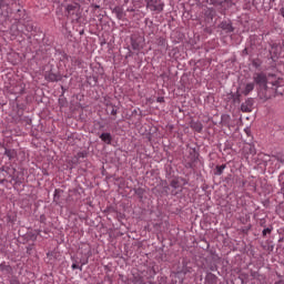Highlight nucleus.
I'll return each instance as SVG.
<instances>
[{
    "instance_id": "obj_14",
    "label": "nucleus",
    "mask_w": 284,
    "mask_h": 284,
    "mask_svg": "<svg viewBox=\"0 0 284 284\" xmlns=\"http://www.w3.org/2000/svg\"><path fill=\"white\" fill-rule=\"evenodd\" d=\"M11 181L10 183H12V181H14L13 183V190H19V187H21V185H23L26 178L23 176H19V175H12L10 176Z\"/></svg>"
},
{
    "instance_id": "obj_55",
    "label": "nucleus",
    "mask_w": 284,
    "mask_h": 284,
    "mask_svg": "<svg viewBox=\"0 0 284 284\" xmlns=\"http://www.w3.org/2000/svg\"><path fill=\"white\" fill-rule=\"evenodd\" d=\"M280 14H281V17L284 18V7H282V8L280 9Z\"/></svg>"
},
{
    "instance_id": "obj_26",
    "label": "nucleus",
    "mask_w": 284,
    "mask_h": 284,
    "mask_svg": "<svg viewBox=\"0 0 284 284\" xmlns=\"http://www.w3.org/2000/svg\"><path fill=\"white\" fill-rule=\"evenodd\" d=\"M113 13L116 16V19L121 21L125 17V12H123V7L116 6L113 8Z\"/></svg>"
},
{
    "instance_id": "obj_47",
    "label": "nucleus",
    "mask_w": 284,
    "mask_h": 284,
    "mask_svg": "<svg viewBox=\"0 0 284 284\" xmlns=\"http://www.w3.org/2000/svg\"><path fill=\"white\" fill-rule=\"evenodd\" d=\"M250 52H252L250 50V48H245L243 51H242V57H247V54H250Z\"/></svg>"
},
{
    "instance_id": "obj_46",
    "label": "nucleus",
    "mask_w": 284,
    "mask_h": 284,
    "mask_svg": "<svg viewBox=\"0 0 284 284\" xmlns=\"http://www.w3.org/2000/svg\"><path fill=\"white\" fill-rule=\"evenodd\" d=\"M32 250H34V244H29L28 246H27V254H32Z\"/></svg>"
},
{
    "instance_id": "obj_12",
    "label": "nucleus",
    "mask_w": 284,
    "mask_h": 284,
    "mask_svg": "<svg viewBox=\"0 0 284 284\" xmlns=\"http://www.w3.org/2000/svg\"><path fill=\"white\" fill-rule=\"evenodd\" d=\"M214 17H216V9L207 8L204 10V21L206 23H212V21H214Z\"/></svg>"
},
{
    "instance_id": "obj_59",
    "label": "nucleus",
    "mask_w": 284,
    "mask_h": 284,
    "mask_svg": "<svg viewBox=\"0 0 284 284\" xmlns=\"http://www.w3.org/2000/svg\"><path fill=\"white\" fill-rule=\"evenodd\" d=\"M274 284H284V281L280 280V281L275 282Z\"/></svg>"
},
{
    "instance_id": "obj_48",
    "label": "nucleus",
    "mask_w": 284,
    "mask_h": 284,
    "mask_svg": "<svg viewBox=\"0 0 284 284\" xmlns=\"http://www.w3.org/2000/svg\"><path fill=\"white\" fill-rule=\"evenodd\" d=\"M48 219L45 217V214L40 215V223H43L45 225V222Z\"/></svg>"
},
{
    "instance_id": "obj_22",
    "label": "nucleus",
    "mask_w": 284,
    "mask_h": 284,
    "mask_svg": "<svg viewBox=\"0 0 284 284\" xmlns=\"http://www.w3.org/2000/svg\"><path fill=\"white\" fill-rule=\"evenodd\" d=\"M2 148H4V156H8L9 161H12V159H17V150L8 149L3 144Z\"/></svg>"
},
{
    "instance_id": "obj_39",
    "label": "nucleus",
    "mask_w": 284,
    "mask_h": 284,
    "mask_svg": "<svg viewBox=\"0 0 284 284\" xmlns=\"http://www.w3.org/2000/svg\"><path fill=\"white\" fill-rule=\"evenodd\" d=\"M88 81H91V82H89L90 85L94 87V85H97L99 83V77H97V75L89 77Z\"/></svg>"
},
{
    "instance_id": "obj_53",
    "label": "nucleus",
    "mask_w": 284,
    "mask_h": 284,
    "mask_svg": "<svg viewBox=\"0 0 284 284\" xmlns=\"http://www.w3.org/2000/svg\"><path fill=\"white\" fill-rule=\"evenodd\" d=\"M244 132L247 134V136H250V134H252V131L250 130V128H246V129L244 130Z\"/></svg>"
},
{
    "instance_id": "obj_27",
    "label": "nucleus",
    "mask_w": 284,
    "mask_h": 284,
    "mask_svg": "<svg viewBox=\"0 0 284 284\" xmlns=\"http://www.w3.org/2000/svg\"><path fill=\"white\" fill-rule=\"evenodd\" d=\"M0 272H4L6 274H12L13 270L10 264H6V262L0 263Z\"/></svg>"
},
{
    "instance_id": "obj_1",
    "label": "nucleus",
    "mask_w": 284,
    "mask_h": 284,
    "mask_svg": "<svg viewBox=\"0 0 284 284\" xmlns=\"http://www.w3.org/2000/svg\"><path fill=\"white\" fill-rule=\"evenodd\" d=\"M253 83L256 85L258 99H261V101H270V92H267V74L263 72L254 73Z\"/></svg>"
},
{
    "instance_id": "obj_5",
    "label": "nucleus",
    "mask_w": 284,
    "mask_h": 284,
    "mask_svg": "<svg viewBox=\"0 0 284 284\" xmlns=\"http://www.w3.org/2000/svg\"><path fill=\"white\" fill-rule=\"evenodd\" d=\"M146 3V10H150L154 14H161L165 8L163 0H144Z\"/></svg>"
},
{
    "instance_id": "obj_31",
    "label": "nucleus",
    "mask_w": 284,
    "mask_h": 284,
    "mask_svg": "<svg viewBox=\"0 0 284 284\" xmlns=\"http://www.w3.org/2000/svg\"><path fill=\"white\" fill-rule=\"evenodd\" d=\"M230 121H232V118H230V114H223L221 116V125H225L227 128L230 126Z\"/></svg>"
},
{
    "instance_id": "obj_18",
    "label": "nucleus",
    "mask_w": 284,
    "mask_h": 284,
    "mask_svg": "<svg viewBox=\"0 0 284 284\" xmlns=\"http://www.w3.org/2000/svg\"><path fill=\"white\" fill-rule=\"evenodd\" d=\"M71 270H80V272H83V267H81V257L73 255L71 256Z\"/></svg>"
},
{
    "instance_id": "obj_9",
    "label": "nucleus",
    "mask_w": 284,
    "mask_h": 284,
    "mask_svg": "<svg viewBox=\"0 0 284 284\" xmlns=\"http://www.w3.org/2000/svg\"><path fill=\"white\" fill-rule=\"evenodd\" d=\"M217 28L220 30H223V32H225V34H232V32H234V30H235L234 24L232 23V21L230 19H226V20H223L222 22H220Z\"/></svg>"
},
{
    "instance_id": "obj_51",
    "label": "nucleus",
    "mask_w": 284,
    "mask_h": 284,
    "mask_svg": "<svg viewBox=\"0 0 284 284\" xmlns=\"http://www.w3.org/2000/svg\"><path fill=\"white\" fill-rule=\"evenodd\" d=\"M71 61H74L75 65H81V59L72 58Z\"/></svg>"
},
{
    "instance_id": "obj_6",
    "label": "nucleus",
    "mask_w": 284,
    "mask_h": 284,
    "mask_svg": "<svg viewBox=\"0 0 284 284\" xmlns=\"http://www.w3.org/2000/svg\"><path fill=\"white\" fill-rule=\"evenodd\" d=\"M210 6L219 8L220 14H225V11L230 8L232 0H209Z\"/></svg>"
},
{
    "instance_id": "obj_30",
    "label": "nucleus",
    "mask_w": 284,
    "mask_h": 284,
    "mask_svg": "<svg viewBox=\"0 0 284 284\" xmlns=\"http://www.w3.org/2000/svg\"><path fill=\"white\" fill-rule=\"evenodd\" d=\"M132 284H148L145 283V278L141 275H135L133 276V278L131 280Z\"/></svg>"
},
{
    "instance_id": "obj_19",
    "label": "nucleus",
    "mask_w": 284,
    "mask_h": 284,
    "mask_svg": "<svg viewBox=\"0 0 284 284\" xmlns=\"http://www.w3.org/2000/svg\"><path fill=\"white\" fill-rule=\"evenodd\" d=\"M204 284H219V277L213 273H206Z\"/></svg>"
},
{
    "instance_id": "obj_38",
    "label": "nucleus",
    "mask_w": 284,
    "mask_h": 284,
    "mask_svg": "<svg viewBox=\"0 0 284 284\" xmlns=\"http://www.w3.org/2000/svg\"><path fill=\"white\" fill-rule=\"evenodd\" d=\"M121 284H130V278L123 274H119V280Z\"/></svg>"
},
{
    "instance_id": "obj_4",
    "label": "nucleus",
    "mask_w": 284,
    "mask_h": 284,
    "mask_svg": "<svg viewBox=\"0 0 284 284\" xmlns=\"http://www.w3.org/2000/svg\"><path fill=\"white\" fill-rule=\"evenodd\" d=\"M131 48L135 52H141L145 47V38L141 36V33H133L131 34Z\"/></svg>"
},
{
    "instance_id": "obj_7",
    "label": "nucleus",
    "mask_w": 284,
    "mask_h": 284,
    "mask_svg": "<svg viewBox=\"0 0 284 284\" xmlns=\"http://www.w3.org/2000/svg\"><path fill=\"white\" fill-rule=\"evenodd\" d=\"M199 156H201V154L196 151V148H190L187 156L189 162L186 166L191 170H194V168H196V164L199 163Z\"/></svg>"
},
{
    "instance_id": "obj_34",
    "label": "nucleus",
    "mask_w": 284,
    "mask_h": 284,
    "mask_svg": "<svg viewBox=\"0 0 284 284\" xmlns=\"http://www.w3.org/2000/svg\"><path fill=\"white\" fill-rule=\"evenodd\" d=\"M58 52H59V54L61 55V57H60V61H61L62 63H68V61H70V55H68V53H65V51L59 50Z\"/></svg>"
},
{
    "instance_id": "obj_21",
    "label": "nucleus",
    "mask_w": 284,
    "mask_h": 284,
    "mask_svg": "<svg viewBox=\"0 0 284 284\" xmlns=\"http://www.w3.org/2000/svg\"><path fill=\"white\" fill-rule=\"evenodd\" d=\"M255 84L254 82H248L244 85V89L241 90L244 97H248L251 92H254Z\"/></svg>"
},
{
    "instance_id": "obj_63",
    "label": "nucleus",
    "mask_w": 284,
    "mask_h": 284,
    "mask_svg": "<svg viewBox=\"0 0 284 284\" xmlns=\"http://www.w3.org/2000/svg\"><path fill=\"white\" fill-rule=\"evenodd\" d=\"M80 34L81 36L85 34V31L84 30L80 31Z\"/></svg>"
},
{
    "instance_id": "obj_15",
    "label": "nucleus",
    "mask_w": 284,
    "mask_h": 284,
    "mask_svg": "<svg viewBox=\"0 0 284 284\" xmlns=\"http://www.w3.org/2000/svg\"><path fill=\"white\" fill-rule=\"evenodd\" d=\"M191 130L194 132H197V134H201L203 132V123L201 121L191 120L189 123Z\"/></svg>"
},
{
    "instance_id": "obj_60",
    "label": "nucleus",
    "mask_w": 284,
    "mask_h": 284,
    "mask_svg": "<svg viewBox=\"0 0 284 284\" xmlns=\"http://www.w3.org/2000/svg\"><path fill=\"white\" fill-rule=\"evenodd\" d=\"M224 150H232V146H230V144H226Z\"/></svg>"
},
{
    "instance_id": "obj_32",
    "label": "nucleus",
    "mask_w": 284,
    "mask_h": 284,
    "mask_svg": "<svg viewBox=\"0 0 284 284\" xmlns=\"http://www.w3.org/2000/svg\"><path fill=\"white\" fill-rule=\"evenodd\" d=\"M58 103L60 108H68V98H65L63 93H61Z\"/></svg>"
},
{
    "instance_id": "obj_64",
    "label": "nucleus",
    "mask_w": 284,
    "mask_h": 284,
    "mask_svg": "<svg viewBox=\"0 0 284 284\" xmlns=\"http://www.w3.org/2000/svg\"><path fill=\"white\" fill-rule=\"evenodd\" d=\"M128 57H132V51H129Z\"/></svg>"
},
{
    "instance_id": "obj_58",
    "label": "nucleus",
    "mask_w": 284,
    "mask_h": 284,
    "mask_svg": "<svg viewBox=\"0 0 284 284\" xmlns=\"http://www.w3.org/2000/svg\"><path fill=\"white\" fill-rule=\"evenodd\" d=\"M61 90H62V94H65V90H68V89H65V87H61Z\"/></svg>"
},
{
    "instance_id": "obj_43",
    "label": "nucleus",
    "mask_w": 284,
    "mask_h": 284,
    "mask_svg": "<svg viewBox=\"0 0 284 284\" xmlns=\"http://www.w3.org/2000/svg\"><path fill=\"white\" fill-rule=\"evenodd\" d=\"M17 215H7V223H16Z\"/></svg>"
},
{
    "instance_id": "obj_45",
    "label": "nucleus",
    "mask_w": 284,
    "mask_h": 284,
    "mask_svg": "<svg viewBox=\"0 0 284 284\" xmlns=\"http://www.w3.org/2000/svg\"><path fill=\"white\" fill-rule=\"evenodd\" d=\"M252 65L253 68H261V62L258 59H253L252 60Z\"/></svg>"
},
{
    "instance_id": "obj_50",
    "label": "nucleus",
    "mask_w": 284,
    "mask_h": 284,
    "mask_svg": "<svg viewBox=\"0 0 284 284\" xmlns=\"http://www.w3.org/2000/svg\"><path fill=\"white\" fill-rule=\"evenodd\" d=\"M83 265H88V258L81 257V264L80 267H83Z\"/></svg>"
},
{
    "instance_id": "obj_23",
    "label": "nucleus",
    "mask_w": 284,
    "mask_h": 284,
    "mask_svg": "<svg viewBox=\"0 0 284 284\" xmlns=\"http://www.w3.org/2000/svg\"><path fill=\"white\" fill-rule=\"evenodd\" d=\"M182 274H189L192 272V266H190V261L187 258L182 260Z\"/></svg>"
},
{
    "instance_id": "obj_35",
    "label": "nucleus",
    "mask_w": 284,
    "mask_h": 284,
    "mask_svg": "<svg viewBox=\"0 0 284 284\" xmlns=\"http://www.w3.org/2000/svg\"><path fill=\"white\" fill-rule=\"evenodd\" d=\"M156 44L160 48H168V40H165V38H163V37H160L156 39Z\"/></svg>"
},
{
    "instance_id": "obj_40",
    "label": "nucleus",
    "mask_w": 284,
    "mask_h": 284,
    "mask_svg": "<svg viewBox=\"0 0 284 284\" xmlns=\"http://www.w3.org/2000/svg\"><path fill=\"white\" fill-rule=\"evenodd\" d=\"M272 230H274L273 226H270V227H266L262 231V236L263 239H266L267 237V234H272Z\"/></svg>"
},
{
    "instance_id": "obj_33",
    "label": "nucleus",
    "mask_w": 284,
    "mask_h": 284,
    "mask_svg": "<svg viewBox=\"0 0 284 284\" xmlns=\"http://www.w3.org/2000/svg\"><path fill=\"white\" fill-rule=\"evenodd\" d=\"M225 168H227V164L216 165L214 169L215 176H221V174H223V170H225Z\"/></svg>"
},
{
    "instance_id": "obj_52",
    "label": "nucleus",
    "mask_w": 284,
    "mask_h": 284,
    "mask_svg": "<svg viewBox=\"0 0 284 284\" xmlns=\"http://www.w3.org/2000/svg\"><path fill=\"white\" fill-rule=\"evenodd\" d=\"M156 102H158V103H165V98L159 97V98L156 99Z\"/></svg>"
},
{
    "instance_id": "obj_61",
    "label": "nucleus",
    "mask_w": 284,
    "mask_h": 284,
    "mask_svg": "<svg viewBox=\"0 0 284 284\" xmlns=\"http://www.w3.org/2000/svg\"><path fill=\"white\" fill-rule=\"evenodd\" d=\"M103 128H105V125L99 123V129H100V130H103Z\"/></svg>"
},
{
    "instance_id": "obj_56",
    "label": "nucleus",
    "mask_w": 284,
    "mask_h": 284,
    "mask_svg": "<svg viewBox=\"0 0 284 284\" xmlns=\"http://www.w3.org/2000/svg\"><path fill=\"white\" fill-rule=\"evenodd\" d=\"M3 183H8V180L7 179L0 180V185H3Z\"/></svg>"
},
{
    "instance_id": "obj_25",
    "label": "nucleus",
    "mask_w": 284,
    "mask_h": 284,
    "mask_svg": "<svg viewBox=\"0 0 284 284\" xmlns=\"http://www.w3.org/2000/svg\"><path fill=\"white\" fill-rule=\"evenodd\" d=\"M85 156H88V152L85 151L78 152L77 155L72 159V163L74 165H79L80 159H85Z\"/></svg>"
},
{
    "instance_id": "obj_57",
    "label": "nucleus",
    "mask_w": 284,
    "mask_h": 284,
    "mask_svg": "<svg viewBox=\"0 0 284 284\" xmlns=\"http://www.w3.org/2000/svg\"><path fill=\"white\" fill-rule=\"evenodd\" d=\"M92 8H94V10H99V8H101V6H99V4H92Z\"/></svg>"
},
{
    "instance_id": "obj_54",
    "label": "nucleus",
    "mask_w": 284,
    "mask_h": 284,
    "mask_svg": "<svg viewBox=\"0 0 284 284\" xmlns=\"http://www.w3.org/2000/svg\"><path fill=\"white\" fill-rule=\"evenodd\" d=\"M180 181L183 182V185H187V180H185L184 178H180Z\"/></svg>"
},
{
    "instance_id": "obj_17",
    "label": "nucleus",
    "mask_w": 284,
    "mask_h": 284,
    "mask_svg": "<svg viewBox=\"0 0 284 284\" xmlns=\"http://www.w3.org/2000/svg\"><path fill=\"white\" fill-rule=\"evenodd\" d=\"M243 95L241 91V87H237L236 92H231L229 94L230 99H232L233 103H241V97Z\"/></svg>"
},
{
    "instance_id": "obj_44",
    "label": "nucleus",
    "mask_w": 284,
    "mask_h": 284,
    "mask_svg": "<svg viewBox=\"0 0 284 284\" xmlns=\"http://www.w3.org/2000/svg\"><path fill=\"white\" fill-rule=\"evenodd\" d=\"M10 6V2L8 0H0V10H3V8H8Z\"/></svg>"
},
{
    "instance_id": "obj_36",
    "label": "nucleus",
    "mask_w": 284,
    "mask_h": 284,
    "mask_svg": "<svg viewBox=\"0 0 284 284\" xmlns=\"http://www.w3.org/2000/svg\"><path fill=\"white\" fill-rule=\"evenodd\" d=\"M0 171L3 173L6 172L8 174V176H12V165H2L0 168Z\"/></svg>"
},
{
    "instance_id": "obj_49",
    "label": "nucleus",
    "mask_w": 284,
    "mask_h": 284,
    "mask_svg": "<svg viewBox=\"0 0 284 284\" xmlns=\"http://www.w3.org/2000/svg\"><path fill=\"white\" fill-rule=\"evenodd\" d=\"M33 234H36V239H38L39 236H41V229H37L33 231Z\"/></svg>"
},
{
    "instance_id": "obj_10",
    "label": "nucleus",
    "mask_w": 284,
    "mask_h": 284,
    "mask_svg": "<svg viewBox=\"0 0 284 284\" xmlns=\"http://www.w3.org/2000/svg\"><path fill=\"white\" fill-rule=\"evenodd\" d=\"M278 88H281V81L278 80L272 82V87H266V92H268L270 99L278 97V94H283V92L278 91Z\"/></svg>"
},
{
    "instance_id": "obj_37",
    "label": "nucleus",
    "mask_w": 284,
    "mask_h": 284,
    "mask_svg": "<svg viewBox=\"0 0 284 284\" xmlns=\"http://www.w3.org/2000/svg\"><path fill=\"white\" fill-rule=\"evenodd\" d=\"M61 192H63V190H61V189H55L54 190V195H53V202L54 203H59V199H61Z\"/></svg>"
},
{
    "instance_id": "obj_13",
    "label": "nucleus",
    "mask_w": 284,
    "mask_h": 284,
    "mask_svg": "<svg viewBox=\"0 0 284 284\" xmlns=\"http://www.w3.org/2000/svg\"><path fill=\"white\" fill-rule=\"evenodd\" d=\"M170 186L173 189L171 191L172 196H176L179 194V187H181V178H174L170 181Z\"/></svg>"
},
{
    "instance_id": "obj_3",
    "label": "nucleus",
    "mask_w": 284,
    "mask_h": 284,
    "mask_svg": "<svg viewBox=\"0 0 284 284\" xmlns=\"http://www.w3.org/2000/svg\"><path fill=\"white\" fill-rule=\"evenodd\" d=\"M151 192L155 194V196H169L170 185L168 184V180H160L158 185L154 186Z\"/></svg>"
},
{
    "instance_id": "obj_11",
    "label": "nucleus",
    "mask_w": 284,
    "mask_h": 284,
    "mask_svg": "<svg viewBox=\"0 0 284 284\" xmlns=\"http://www.w3.org/2000/svg\"><path fill=\"white\" fill-rule=\"evenodd\" d=\"M254 110V98H248L241 104V112H252Z\"/></svg>"
},
{
    "instance_id": "obj_16",
    "label": "nucleus",
    "mask_w": 284,
    "mask_h": 284,
    "mask_svg": "<svg viewBox=\"0 0 284 284\" xmlns=\"http://www.w3.org/2000/svg\"><path fill=\"white\" fill-rule=\"evenodd\" d=\"M270 45H271L270 59L276 62V59H278V43H272Z\"/></svg>"
},
{
    "instance_id": "obj_20",
    "label": "nucleus",
    "mask_w": 284,
    "mask_h": 284,
    "mask_svg": "<svg viewBox=\"0 0 284 284\" xmlns=\"http://www.w3.org/2000/svg\"><path fill=\"white\" fill-rule=\"evenodd\" d=\"M99 139H101V141L106 145H112V133L103 132L99 135Z\"/></svg>"
},
{
    "instance_id": "obj_2",
    "label": "nucleus",
    "mask_w": 284,
    "mask_h": 284,
    "mask_svg": "<svg viewBox=\"0 0 284 284\" xmlns=\"http://www.w3.org/2000/svg\"><path fill=\"white\" fill-rule=\"evenodd\" d=\"M65 17L79 23L81 21V6L79 3L68 4L65 8Z\"/></svg>"
},
{
    "instance_id": "obj_29",
    "label": "nucleus",
    "mask_w": 284,
    "mask_h": 284,
    "mask_svg": "<svg viewBox=\"0 0 284 284\" xmlns=\"http://www.w3.org/2000/svg\"><path fill=\"white\" fill-rule=\"evenodd\" d=\"M106 108L110 110V114L112 116H116L119 112V108L116 105H114L113 103H106Z\"/></svg>"
},
{
    "instance_id": "obj_8",
    "label": "nucleus",
    "mask_w": 284,
    "mask_h": 284,
    "mask_svg": "<svg viewBox=\"0 0 284 284\" xmlns=\"http://www.w3.org/2000/svg\"><path fill=\"white\" fill-rule=\"evenodd\" d=\"M44 79L49 83H59V81H63V74L61 72H54V69L45 71Z\"/></svg>"
},
{
    "instance_id": "obj_24",
    "label": "nucleus",
    "mask_w": 284,
    "mask_h": 284,
    "mask_svg": "<svg viewBox=\"0 0 284 284\" xmlns=\"http://www.w3.org/2000/svg\"><path fill=\"white\" fill-rule=\"evenodd\" d=\"M22 239L26 243H30V241L34 243V241H37V234H34L33 231H29L22 236Z\"/></svg>"
},
{
    "instance_id": "obj_41",
    "label": "nucleus",
    "mask_w": 284,
    "mask_h": 284,
    "mask_svg": "<svg viewBox=\"0 0 284 284\" xmlns=\"http://www.w3.org/2000/svg\"><path fill=\"white\" fill-rule=\"evenodd\" d=\"M247 154H251L252 156L256 155V148H254V145L250 144Z\"/></svg>"
},
{
    "instance_id": "obj_42",
    "label": "nucleus",
    "mask_w": 284,
    "mask_h": 284,
    "mask_svg": "<svg viewBox=\"0 0 284 284\" xmlns=\"http://www.w3.org/2000/svg\"><path fill=\"white\" fill-rule=\"evenodd\" d=\"M256 48V38H251L250 40V51L252 52Z\"/></svg>"
},
{
    "instance_id": "obj_62",
    "label": "nucleus",
    "mask_w": 284,
    "mask_h": 284,
    "mask_svg": "<svg viewBox=\"0 0 284 284\" xmlns=\"http://www.w3.org/2000/svg\"><path fill=\"white\" fill-rule=\"evenodd\" d=\"M277 161H280V163H284L283 159L277 158Z\"/></svg>"
},
{
    "instance_id": "obj_28",
    "label": "nucleus",
    "mask_w": 284,
    "mask_h": 284,
    "mask_svg": "<svg viewBox=\"0 0 284 284\" xmlns=\"http://www.w3.org/2000/svg\"><path fill=\"white\" fill-rule=\"evenodd\" d=\"M133 192L138 196L139 201H143V196H145V189L143 187L133 189Z\"/></svg>"
}]
</instances>
